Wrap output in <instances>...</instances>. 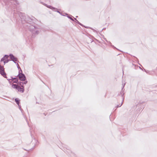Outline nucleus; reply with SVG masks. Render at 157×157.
I'll return each mask as SVG.
<instances>
[{"label":"nucleus","instance_id":"0eeeda50","mask_svg":"<svg viewBox=\"0 0 157 157\" xmlns=\"http://www.w3.org/2000/svg\"><path fill=\"white\" fill-rule=\"evenodd\" d=\"M46 6L48 8L51 9L52 10H56V9L52 7L51 6Z\"/></svg>","mask_w":157,"mask_h":157},{"label":"nucleus","instance_id":"9b49d317","mask_svg":"<svg viewBox=\"0 0 157 157\" xmlns=\"http://www.w3.org/2000/svg\"><path fill=\"white\" fill-rule=\"evenodd\" d=\"M24 84L23 82H20V85L21 87H23V85Z\"/></svg>","mask_w":157,"mask_h":157},{"label":"nucleus","instance_id":"423d86ee","mask_svg":"<svg viewBox=\"0 0 157 157\" xmlns=\"http://www.w3.org/2000/svg\"><path fill=\"white\" fill-rule=\"evenodd\" d=\"M17 90L18 91L21 92H24V89L23 88H21L19 86H18V88H17Z\"/></svg>","mask_w":157,"mask_h":157},{"label":"nucleus","instance_id":"f8f14e48","mask_svg":"<svg viewBox=\"0 0 157 157\" xmlns=\"http://www.w3.org/2000/svg\"><path fill=\"white\" fill-rule=\"evenodd\" d=\"M68 17L70 19L72 20L73 21V19L72 18L68 16Z\"/></svg>","mask_w":157,"mask_h":157},{"label":"nucleus","instance_id":"f03ea898","mask_svg":"<svg viewBox=\"0 0 157 157\" xmlns=\"http://www.w3.org/2000/svg\"><path fill=\"white\" fill-rule=\"evenodd\" d=\"M9 56L7 55H5L1 59V61L3 62L4 63V64L6 63H7L9 61L8 59Z\"/></svg>","mask_w":157,"mask_h":157},{"label":"nucleus","instance_id":"a211bd4d","mask_svg":"<svg viewBox=\"0 0 157 157\" xmlns=\"http://www.w3.org/2000/svg\"><path fill=\"white\" fill-rule=\"evenodd\" d=\"M58 13H60V12L59 11H57Z\"/></svg>","mask_w":157,"mask_h":157},{"label":"nucleus","instance_id":"1a4fd4ad","mask_svg":"<svg viewBox=\"0 0 157 157\" xmlns=\"http://www.w3.org/2000/svg\"><path fill=\"white\" fill-rule=\"evenodd\" d=\"M12 81L14 83H17L18 82V80L17 78H14L12 79Z\"/></svg>","mask_w":157,"mask_h":157},{"label":"nucleus","instance_id":"39448f33","mask_svg":"<svg viewBox=\"0 0 157 157\" xmlns=\"http://www.w3.org/2000/svg\"><path fill=\"white\" fill-rule=\"evenodd\" d=\"M10 56L11 60L13 61L15 63H16L15 61H17V59L12 54H10Z\"/></svg>","mask_w":157,"mask_h":157},{"label":"nucleus","instance_id":"9d476101","mask_svg":"<svg viewBox=\"0 0 157 157\" xmlns=\"http://www.w3.org/2000/svg\"><path fill=\"white\" fill-rule=\"evenodd\" d=\"M15 101L16 102V103L18 105H19V100H18V99L17 98H16L15 99Z\"/></svg>","mask_w":157,"mask_h":157},{"label":"nucleus","instance_id":"20e7f679","mask_svg":"<svg viewBox=\"0 0 157 157\" xmlns=\"http://www.w3.org/2000/svg\"><path fill=\"white\" fill-rule=\"evenodd\" d=\"M18 77L19 79L21 81H25V75L22 74H19L18 75Z\"/></svg>","mask_w":157,"mask_h":157},{"label":"nucleus","instance_id":"6e6552de","mask_svg":"<svg viewBox=\"0 0 157 157\" xmlns=\"http://www.w3.org/2000/svg\"><path fill=\"white\" fill-rule=\"evenodd\" d=\"M12 87L14 88H16L17 89L18 88V86L16 84H13L12 86Z\"/></svg>","mask_w":157,"mask_h":157},{"label":"nucleus","instance_id":"ddd939ff","mask_svg":"<svg viewBox=\"0 0 157 157\" xmlns=\"http://www.w3.org/2000/svg\"><path fill=\"white\" fill-rule=\"evenodd\" d=\"M75 19L76 20V22H77L78 23H79V21L77 20V19L76 18H75Z\"/></svg>","mask_w":157,"mask_h":157},{"label":"nucleus","instance_id":"dca6fc26","mask_svg":"<svg viewBox=\"0 0 157 157\" xmlns=\"http://www.w3.org/2000/svg\"><path fill=\"white\" fill-rule=\"evenodd\" d=\"M125 85V83H124V84H123V88L124 86V85Z\"/></svg>","mask_w":157,"mask_h":157},{"label":"nucleus","instance_id":"f3484780","mask_svg":"<svg viewBox=\"0 0 157 157\" xmlns=\"http://www.w3.org/2000/svg\"><path fill=\"white\" fill-rule=\"evenodd\" d=\"M17 66H18L17 67H18V68L19 65H18V63H17Z\"/></svg>","mask_w":157,"mask_h":157},{"label":"nucleus","instance_id":"7ed1b4c3","mask_svg":"<svg viewBox=\"0 0 157 157\" xmlns=\"http://www.w3.org/2000/svg\"><path fill=\"white\" fill-rule=\"evenodd\" d=\"M0 74L4 77L6 76V73L4 71L3 67L1 66V65H0Z\"/></svg>","mask_w":157,"mask_h":157},{"label":"nucleus","instance_id":"f257e3e1","mask_svg":"<svg viewBox=\"0 0 157 157\" xmlns=\"http://www.w3.org/2000/svg\"><path fill=\"white\" fill-rule=\"evenodd\" d=\"M31 31H32L33 33L35 34H38L39 33V31L38 29L36 28V27L33 25H32L30 27Z\"/></svg>","mask_w":157,"mask_h":157},{"label":"nucleus","instance_id":"2eb2a0df","mask_svg":"<svg viewBox=\"0 0 157 157\" xmlns=\"http://www.w3.org/2000/svg\"><path fill=\"white\" fill-rule=\"evenodd\" d=\"M122 104H123V102L121 104V105H118L117 107H120L121 106V105H122Z\"/></svg>","mask_w":157,"mask_h":157},{"label":"nucleus","instance_id":"4468645a","mask_svg":"<svg viewBox=\"0 0 157 157\" xmlns=\"http://www.w3.org/2000/svg\"><path fill=\"white\" fill-rule=\"evenodd\" d=\"M27 82V81H25L24 82H23L24 84H26Z\"/></svg>","mask_w":157,"mask_h":157}]
</instances>
